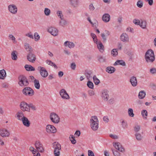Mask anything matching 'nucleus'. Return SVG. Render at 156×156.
I'll use <instances>...</instances> for the list:
<instances>
[{"mask_svg":"<svg viewBox=\"0 0 156 156\" xmlns=\"http://www.w3.org/2000/svg\"><path fill=\"white\" fill-rule=\"evenodd\" d=\"M146 61L148 63H151L155 60V55L154 51L151 49L148 50L145 55Z\"/></svg>","mask_w":156,"mask_h":156,"instance_id":"obj_1","label":"nucleus"},{"mask_svg":"<svg viewBox=\"0 0 156 156\" xmlns=\"http://www.w3.org/2000/svg\"><path fill=\"white\" fill-rule=\"evenodd\" d=\"M90 126L94 131L97 130L98 128V121L96 116L91 117L90 121Z\"/></svg>","mask_w":156,"mask_h":156,"instance_id":"obj_2","label":"nucleus"},{"mask_svg":"<svg viewBox=\"0 0 156 156\" xmlns=\"http://www.w3.org/2000/svg\"><path fill=\"white\" fill-rule=\"evenodd\" d=\"M18 79V83L20 86H27L28 85L29 83L27 79L25 76L23 75L20 76H19Z\"/></svg>","mask_w":156,"mask_h":156,"instance_id":"obj_3","label":"nucleus"},{"mask_svg":"<svg viewBox=\"0 0 156 156\" xmlns=\"http://www.w3.org/2000/svg\"><path fill=\"white\" fill-rule=\"evenodd\" d=\"M50 119L51 122L58 124L60 122V118L58 115L55 112H51L50 115Z\"/></svg>","mask_w":156,"mask_h":156,"instance_id":"obj_4","label":"nucleus"},{"mask_svg":"<svg viewBox=\"0 0 156 156\" xmlns=\"http://www.w3.org/2000/svg\"><path fill=\"white\" fill-rule=\"evenodd\" d=\"M23 94L27 96H32L34 94V90L30 87H26L22 91Z\"/></svg>","mask_w":156,"mask_h":156,"instance_id":"obj_5","label":"nucleus"},{"mask_svg":"<svg viewBox=\"0 0 156 156\" xmlns=\"http://www.w3.org/2000/svg\"><path fill=\"white\" fill-rule=\"evenodd\" d=\"M9 12L12 14H15L17 13L18 9L16 6L13 4H11L8 5V7Z\"/></svg>","mask_w":156,"mask_h":156,"instance_id":"obj_6","label":"nucleus"},{"mask_svg":"<svg viewBox=\"0 0 156 156\" xmlns=\"http://www.w3.org/2000/svg\"><path fill=\"white\" fill-rule=\"evenodd\" d=\"M37 69L43 77L46 78L48 76V73L44 67L39 66L38 67Z\"/></svg>","mask_w":156,"mask_h":156,"instance_id":"obj_7","label":"nucleus"},{"mask_svg":"<svg viewBox=\"0 0 156 156\" xmlns=\"http://www.w3.org/2000/svg\"><path fill=\"white\" fill-rule=\"evenodd\" d=\"M47 31L54 36H56L58 35V30L55 27H48L47 29Z\"/></svg>","mask_w":156,"mask_h":156,"instance_id":"obj_8","label":"nucleus"},{"mask_svg":"<svg viewBox=\"0 0 156 156\" xmlns=\"http://www.w3.org/2000/svg\"><path fill=\"white\" fill-rule=\"evenodd\" d=\"M59 94L61 98L64 100H69L70 97L66 90L64 89H61L59 91Z\"/></svg>","mask_w":156,"mask_h":156,"instance_id":"obj_9","label":"nucleus"},{"mask_svg":"<svg viewBox=\"0 0 156 156\" xmlns=\"http://www.w3.org/2000/svg\"><path fill=\"white\" fill-rule=\"evenodd\" d=\"M46 130L49 133H54L56 132L57 129L54 126L48 125L46 127Z\"/></svg>","mask_w":156,"mask_h":156,"instance_id":"obj_10","label":"nucleus"},{"mask_svg":"<svg viewBox=\"0 0 156 156\" xmlns=\"http://www.w3.org/2000/svg\"><path fill=\"white\" fill-rule=\"evenodd\" d=\"M20 107L21 109L23 111H26L29 112L30 108H29V104L24 101L21 102L20 104Z\"/></svg>","mask_w":156,"mask_h":156,"instance_id":"obj_11","label":"nucleus"},{"mask_svg":"<svg viewBox=\"0 0 156 156\" xmlns=\"http://www.w3.org/2000/svg\"><path fill=\"white\" fill-rule=\"evenodd\" d=\"M36 149L39 152L42 153L44 152V149L42 144L39 141H36L35 144Z\"/></svg>","mask_w":156,"mask_h":156,"instance_id":"obj_12","label":"nucleus"},{"mask_svg":"<svg viewBox=\"0 0 156 156\" xmlns=\"http://www.w3.org/2000/svg\"><path fill=\"white\" fill-rule=\"evenodd\" d=\"M0 135L3 137H9L10 135V132L8 129L5 128L0 129Z\"/></svg>","mask_w":156,"mask_h":156,"instance_id":"obj_13","label":"nucleus"},{"mask_svg":"<svg viewBox=\"0 0 156 156\" xmlns=\"http://www.w3.org/2000/svg\"><path fill=\"white\" fill-rule=\"evenodd\" d=\"M113 145L114 147L119 151L122 152H124V148L119 143L114 142L113 143Z\"/></svg>","mask_w":156,"mask_h":156,"instance_id":"obj_14","label":"nucleus"},{"mask_svg":"<svg viewBox=\"0 0 156 156\" xmlns=\"http://www.w3.org/2000/svg\"><path fill=\"white\" fill-rule=\"evenodd\" d=\"M101 96L104 101H108L109 97L108 90H103L101 92Z\"/></svg>","mask_w":156,"mask_h":156,"instance_id":"obj_15","label":"nucleus"},{"mask_svg":"<svg viewBox=\"0 0 156 156\" xmlns=\"http://www.w3.org/2000/svg\"><path fill=\"white\" fill-rule=\"evenodd\" d=\"M27 58L28 60L32 63H34L36 59L35 55L32 53L28 54Z\"/></svg>","mask_w":156,"mask_h":156,"instance_id":"obj_16","label":"nucleus"},{"mask_svg":"<svg viewBox=\"0 0 156 156\" xmlns=\"http://www.w3.org/2000/svg\"><path fill=\"white\" fill-rule=\"evenodd\" d=\"M121 41L124 42H128L129 41V37L127 34L125 33H122L120 37Z\"/></svg>","mask_w":156,"mask_h":156,"instance_id":"obj_17","label":"nucleus"},{"mask_svg":"<svg viewBox=\"0 0 156 156\" xmlns=\"http://www.w3.org/2000/svg\"><path fill=\"white\" fill-rule=\"evenodd\" d=\"M15 117L20 121H21L25 117L23 112L21 111H18L16 114Z\"/></svg>","mask_w":156,"mask_h":156,"instance_id":"obj_18","label":"nucleus"},{"mask_svg":"<svg viewBox=\"0 0 156 156\" xmlns=\"http://www.w3.org/2000/svg\"><path fill=\"white\" fill-rule=\"evenodd\" d=\"M129 81L133 87H135L137 85V81L136 77L134 76L131 77Z\"/></svg>","mask_w":156,"mask_h":156,"instance_id":"obj_19","label":"nucleus"},{"mask_svg":"<svg viewBox=\"0 0 156 156\" xmlns=\"http://www.w3.org/2000/svg\"><path fill=\"white\" fill-rule=\"evenodd\" d=\"M110 16L108 13H105L102 16V20L105 23L109 22L110 20Z\"/></svg>","mask_w":156,"mask_h":156,"instance_id":"obj_20","label":"nucleus"},{"mask_svg":"<svg viewBox=\"0 0 156 156\" xmlns=\"http://www.w3.org/2000/svg\"><path fill=\"white\" fill-rule=\"evenodd\" d=\"M64 46L66 47H68L69 48H73L75 46V44L72 42L69 41H66L64 44Z\"/></svg>","mask_w":156,"mask_h":156,"instance_id":"obj_21","label":"nucleus"},{"mask_svg":"<svg viewBox=\"0 0 156 156\" xmlns=\"http://www.w3.org/2000/svg\"><path fill=\"white\" fill-rule=\"evenodd\" d=\"M96 44L99 51L101 52H103L104 51V47L101 42L99 41Z\"/></svg>","mask_w":156,"mask_h":156,"instance_id":"obj_22","label":"nucleus"},{"mask_svg":"<svg viewBox=\"0 0 156 156\" xmlns=\"http://www.w3.org/2000/svg\"><path fill=\"white\" fill-rule=\"evenodd\" d=\"M23 125L25 126L28 127L30 126V123L28 119L25 117L22 120Z\"/></svg>","mask_w":156,"mask_h":156,"instance_id":"obj_23","label":"nucleus"},{"mask_svg":"<svg viewBox=\"0 0 156 156\" xmlns=\"http://www.w3.org/2000/svg\"><path fill=\"white\" fill-rule=\"evenodd\" d=\"M6 76V73L4 69L0 70V79L4 80Z\"/></svg>","mask_w":156,"mask_h":156,"instance_id":"obj_24","label":"nucleus"},{"mask_svg":"<svg viewBox=\"0 0 156 156\" xmlns=\"http://www.w3.org/2000/svg\"><path fill=\"white\" fill-rule=\"evenodd\" d=\"M114 66L120 65L123 66H125L126 64L125 62L122 60H117L113 64Z\"/></svg>","mask_w":156,"mask_h":156,"instance_id":"obj_25","label":"nucleus"},{"mask_svg":"<svg viewBox=\"0 0 156 156\" xmlns=\"http://www.w3.org/2000/svg\"><path fill=\"white\" fill-rule=\"evenodd\" d=\"M69 2L70 4L75 7H77L79 3L78 0H69Z\"/></svg>","mask_w":156,"mask_h":156,"instance_id":"obj_26","label":"nucleus"},{"mask_svg":"<svg viewBox=\"0 0 156 156\" xmlns=\"http://www.w3.org/2000/svg\"><path fill=\"white\" fill-rule=\"evenodd\" d=\"M139 26L143 29H145L147 26L146 21L144 20H141Z\"/></svg>","mask_w":156,"mask_h":156,"instance_id":"obj_27","label":"nucleus"},{"mask_svg":"<svg viewBox=\"0 0 156 156\" xmlns=\"http://www.w3.org/2000/svg\"><path fill=\"white\" fill-rule=\"evenodd\" d=\"M115 70V68L113 67L109 66L107 67L106 71L109 73H113Z\"/></svg>","mask_w":156,"mask_h":156,"instance_id":"obj_28","label":"nucleus"},{"mask_svg":"<svg viewBox=\"0 0 156 156\" xmlns=\"http://www.w3.org/2000/svg\"><path fill=\"white\" fill-rule=\"evenodd\" d=\"M46 63L48 65L53 67L57 69V67L56 65L54 62H52L51 61L49 60H47L46 61Z\"/></svg>","mask_w":156,"mask_h":156,"instance_id":"obj_29","label":"nucleus"},{"mask_svg":"<svg viewBox=\"0 0 156 156\" xmlns=\"http://www.w3.org/2000/svg\"><path fill=\"white\" fill-rule=\"evenodd\" d=\"M34 86L35 88L37 89H40V84L38 80L36 79H34Z\"/></svg>","mask_w":156,"mask_h":156,"instance_id":"obj_30","label":"nucleus"},{"mask_svg":"<svg viewBox=\"0 0 156 156\" xmlns=\"http://www.w3.org/2000/svg\"><path fill=\"white\" fill-rule=\"evenodd\" d=\"M25 68L27 71H34L35 70V69L34 67L30 65H25Z\"/></svg>","mask_w":156,"mask_h":156,"instance_id":"obj_31","label":"nucleus"},{"mask_svg":"<svg viewBox=\"0 0 156 156\" xmlns=\"http://www.w3.org/2000/svg\"><path fill=\"white\" fill-rule=\"evenodd\" d=\"M53 147L54 150L61 149V146L60 144L58 142H55L53 144Z\"/></svg>","mask_w":156,"mask_h":156,"instance_id":"obj_32","label":"nucleus"},{"mask_svg":"<svg viewBox=\"0 0 156 156\" xmlns=\"http://www.w3.org/2000/svg\"><path fill=\"white\" fill-rule=\"evenodd\" d=\"M146 93L144 91H140L138 94V98L139 99H143L145 96Z\"/></svg>","mask_w":156,"mask_h":156,"instance_id":"obj_33","label":"nucleus"},{"mask_svg":"<svg viewBox=\"0 0 156 156\" xmlns=\"http://www.w3.org/2000/svg\"><path fill=\"white\" fill-rule=\"evenodd\" d=\"M17 51H13L11 53L12 58L13 60H16L17 59L16 55Z\"/></svg>","mask_w":156,"mask_h":156,"instance_id":"obj_34","label":"nucleus"},{"mask_svg":"<svg viewBox=\"0 0 156 156\" xmlns=\"http://www.w3.org/2000/svg\"><path fill=\"white\" fill-rule=\"evenodd\" d=\"M136 140L138 141H140L143 138V136L140 133H136L135 134Z\"/></svg>","mask_w":156,"mask_h":156,"instance_id":"obj_35","label":"nucleus"},{"mask_svg":"<svg viewBox=\"0 0 156 156\" xmlns=\"http://www.w3.org/2000/svg\"><path fill=\"white\" fill-rule=\"evenodd\" d=\"M141 115L144 119H146L147 116V112L146 110H143L141 111Z\"/></svg>","mask_w":156,"mask_h":156,"instance_id":"obj_36","label":"nucleus"},{"mask_svg":"<svg viewBox=\"0 0 156 156\" xmlns=\"http://www.w3.org/2000/svg\"><path fill=\"white\" fill-rule=\"evenodd\" d=\"M128 113L129 116L133 117L134 116L133 113V110L132 108H129L128 110Z\"/></svg>","mask_w":156,"mask_h":156,"instance_id":"obj_37","label":"nucleus"},{"mask_svg":"<svg viewBox=\"0 0 156 156\" xmlns=\"http://www.w3.org/2000/svg\"><path fill=\"white\" fill-rule=\"evenodd\" d=\"M93 80L94 84L97 85L99 84L100 82V80L97 78L96 75H94L93 77Z\"/></svg>","mask_w":156,"mask_h":156,"instance_id":"obj_38","label":"nucleus"},{"mask_svg":"<svg viewBox=\"0 0 156 156\" xmlns=\"http://www.w3.org/2000/svg\"><path fill=\"white\" fill-rule=\"evenodd\" d=\"M111 55L114 56L115 57L118 54V51L117 49H113L112 51L111 52Z\"/></svg>","mask_w":156,"mask_h":156,"instance_id":"obj_39","label":"nucleus"},{"mask_svg":"<svg viewBox=\"0 0 156 156\" xmlns=\"http://www.w3.org/2000/svg\"><path fill=\"white\" fill-rule=\"evenodd\" d=\"M69 139L71 141L72 144H75L76 143V141L75 139V137L73 135H70L69 137Z\"/></svg>","mask_w":156,"mask_h":156,"instance_id":"obj_40","label":"nucleus"},{"mask_svg":"<svg viewBox=\"0 0 156 156\" xmlns=\"http://www.w3.org/2000/svg\"><path fill=\"white\" fill-rule=\"evenodd\" d=\"M91 72L90 71L86 72L85 73V75L87 79L88 80H90L91 79L92 77L91 76Z\"/></svg>","mask_w":156,"mask_h":156,"instance_id":"obj_41","label":"nucleus"},{"mask_svg":"<svg viewBox=\"0 0 156 156\" xmlns=\"http://www.w3.org/2000/svg\"><path fill=\"white\" fill-rule=\"evenodd\" d=\"M121 125L122 127L124 129H125L127 128V123L124 120H122L121 121Z\"/></svg>","mask_w":156,"mask_h":156,"instance_id":"obj_42","label":"nucleus"},{"mask_svg":"<svg viewBox=\"0 0 156 156\" xmlns=\"http://www.w3.org/2000/svg\"><path fill=\"white\" fill-rule=\"evenodd\" d=\"M61 20L59 21V25L62 26V27H63L65 26V25H66L67 24V22L64 19V18H63L62 19H61Z\"/></svg>","mask_w":156,"mask_h":156,"instance_id":"obj_43","label":"nucleus"},{"mask_svg":"<svg viewBox=\"0 0 156 156\" xmlns=\"http://www.w3.org/2000/svg\"><path fill=\"white\" fill-rule=\"evenodd\" d=\"M56 14L60 18V19H62L64 18L63 16L62 11L59 10L57 12Z\"/></svg>","mask_w":156,"mask_h":156,"instance_id":"obj_44","label":"nucleus"},{"mask_svg":"<svg viewBox=\"0 0 156 156\" xmlns=\"http://www.w3.org/2000/svg\"><path fill=\"white\" fill-rule=\"evenodd\" d=\"M34 38L35 41H38L40 39V36L37 32L34 33Z\"/></svg>","mask_w":156,"mask_h":156,"instance_id":"obj_45","label":"nucleus"},{"mask_svg":"<svg viewBox=\"0 0 156 156\" xmlns=\"http://www.w3.org/2000/svg\"><path fill=\"white\" fill-rule=\"evenodd\" d=\"M45 15L46 16H49L51 13V11L50 9L48 8H45L44 11Z\"/></svg>","mask_w":156,"mask_h":156,"instance_id":"obj_46","label":"nucleus"},{"mask_svg":"<svg viewBox=\"0 0 156 156\" xmlns=\"http://www.w3.org/2000/svg\"><path fill=\"white\" fill-rule=\"evenodd\" d=\"M87 85L88 87L91 89H93L94 88V84L92 82L90 81H88Z\"/></svg>","mask_w":156,"mask_h":156,"instance_id":"obj_47","label":"nucleus"},{"mask_svg":"<svg viewBox=\"0 0 156 156\" xmlns=\"http://www.w3.org/2000/svg\"><path fill=\"white\" fill-rule=\"evenodd\" d=\"M136 5L139 8H142L143 5V3L142 1L141 0L138 1L137 2Z\"/></svg>","mask_w":156,"mask_h":156,"instance_id":"obj_48","label":"nucleus"},{"mask_svg":"<svg viewBox=\"0 0 156 156\" xmlns=\"http://www.w3.org/2000/svg\"><path fill=\"white\" fill-rule=\"evenodd\" d=\"M140 21L138 19H134L133 20V23L136 25H139L140 23Z\"/></svg>","mask_w":156,"mask_h":156,"instance_id":"obj_49","label":"nucleus"},{"mask_svg":"<svg viewBox=\"0 0 156 156\" xmlns=\"http://www.w3.org/2000/svg\"><path fill=\"white\" fill-rule=\"evenodd\" d=\"M9 37L10 39H11L13 41V43H16V42L15 38L12 34H9Z\"/></svg>","mask_w":156,"mask_h":156,"instance_id":"obj_50","label":"nucleus"},{"mask_svg":"<svg viewBox=\"0 0 156 156\" xmlns=\"http://www.w3.org/2000/svg\"><path fill=\"white\" fill-rule=\"evenodd\" d=\"M61 150L56 149L54 150L55 156H59L60 155V150Z\"/></svg>","mask_w":156,"mask_h":156,"instance_id":"obj_51","label":"nucleus"},{"mask_svg":"<svg viewBox=\"0 0 156 156\" xmlns=\"http://www.w3.org/2000/svg\"><path fill=\"white\" fill-rule=\"evenodd\" d=\"M29 108H30L32 110L35 111L37 110V108L32 104L30 103L29 104Z\"/></svg>","mask_w":156,"mask_h":156,"instance_id":"obj_52","label":"nucleus"},{"mask_svg":"<svg viewBox=\"0 0 156 156\" xmlns=\"http://www.w3.org/2000/svg\"><path fill=\"white\" fill-rule=\"evenodd\" d=\"M24 46L25 47V48L26 49H30L29 50L30 51H31L32 50V49L29 46V44L27 43H26L24 44Z\"/></svg>","mask_w":156,"mask_h":156,"instance_id":"obj_53","label":"nucleus"},{"mask_svg":"<svg viewBox=\"0 0 156 156\" xmlns=\"http://www.w3.org/2000/svg\"><path fill=\"white\" fill-rule=\"evenodd\" d=\"M112 152L115 156H121L120 154L116 150H112Z\"/></svg>","mask_w":156,"mask_h":156,"instance_id":"obj_54","label":"nucleus"},{"mask_svg":"<svg viewBox=\"0 0 156 156\" xmlns=\"http://www.w3.org/2000/svg\"><path fill=\"white\" fill-rule=\"evenodd\" d=\"M89 9L90 11H93L95 9V8L93 4L90 3L89 6Z\"/></svg>","mask_w":156,"mask_h":156,"instance_id":"obj_55","label":"nucleus"},{"mask_svg":"<svg viewBox=\"0 0 156 156\" xmlns=\"http://www.w3.org/2000/svg\"><path fill=\"white\" fill-rule=\"evenodd\" d=\"M26 36H27V37L30 38H31V39L34 38L33 35V34H32V33L31 32H28V33L27 34H26Z\"/></svg>","mask_w":156,"mask_h":156,"instance_id":"obj_56","label":"nucleus"},{"mask_svg":"<svg viewBox=\"0 0 156 156\" xmlns=\"http://www.w3.org/2000/svg\"><path fill=\"white\" fill-rule=\"evenodd\" d=\"M150 72L151 74H154L156 73V69L154 68H152L150 70Z\"/></svg>","mask_w":156,"mask_h":156,"instance_id":"obj_57","label":"nucleus"},{"mask_svg":"<svg viewBox=\"0 0 156 156\" xmlns=\"http://www.w3.org/2000/svg\"><path fill=\"white\" fill-rule=\"evenodd\" d=\"M76 65L75 63L73 62L71 64L70 67L71 69L73 70L75 69Z\"/></svg>","mask_w":156,"mask_h":156,"instance_id":"obj_58","label":"nucleus"},{"mask_svg":"<svg viewBox=\"0 0 156 156\" xmlns=\"http://www.w3.org/2000/svg\"><path fill=\"white\" fill-rule=\"evenodd\" d=\"M88 156H95L93 152L91 150H88Z\"/></svg>","mask_w":156,"mask_h":156,"instance_id":"obj_59","label":"nucleus"},{"mask_svg":"<svg viewBox=\"0 0 156 156\" xmlns=\"http://www.w3.org/2000/svg\"><path fill=\"white\" fill-rule=\"evenodd\" d=\"M101 37L104 41L106 40L107 38V36L104 34H101Z\"/></svg>","mask_w":156,"mask_h":156,"instance_id":"obj_60","label":"nucleus"},{"mask_svg":"<svg viewBox=\"0 0 156 156\" xmlns=\"http://www.w3.org/2000/svg\"><path fill=\"white\" fill-rule=\"evenodd\" d=\"M140 129V127L139 126H137L134 127V131L135 132H137L139 131Z\"/></svg>","mask_w":156,"mask_h":156,"instance_id":"obj_61","label":"nucleus"},{"mask_svg":"<svg viewBox=\"0 0 156 156\" xmlns=\"http://www.w3.org/2000/svg\"><path fill=\"white\" fill-rule=\"evenodd\" d=\"M80 134V133L79 131H77L75 133L74 135L76 137H79Z\"/></svg>","mask_w":156,"mask_h":156,"instance_id":"obj_62","label":"nucleus"},{"mask_svg":"<svg viewBox=\"0 0 156 156\" xmlns=\"http://www.w3.org/2000/svg\"><path fill=\"white\" fill-rule=\"evenodd\" d=\"M109 136L112 138L113 139H117L118 137L117 136L115 135L110 134Z\"/></svg>","mask_w":156,"mask_h":156,"instance_id":"obj_63","label":"nucleus"},{"mask_svg":"<svg viewBox=\"0 0 156 156\" xmlns=\"http://www.w3.org/2000/svg\"><path fill=\"white\" fill-rule=\"evenodd\" d=\"M88 94L90 96H93L94 94V92L92 90H90L88 92Z\"/></svg>","mask_w":156,"mask_h":156,"instance_id":"obj_64","label":"nucleus"}]
</instances>
